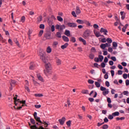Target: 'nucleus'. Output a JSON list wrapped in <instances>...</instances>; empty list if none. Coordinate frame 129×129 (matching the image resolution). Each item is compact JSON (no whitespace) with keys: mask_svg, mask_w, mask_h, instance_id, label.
Returning a JSON list of instances; mask_svg holds the SVG:
<instances>
[{"mask_svg":"<svg viewBox=\"0 0 129 129\" xmlns=\"http://www.w3.org/2000/svg\"><path fill=\"white\" fill-rule=\"evenodd\" d=\"M45 70H44L45 75L48 76V74H52V64L50 62L45 63Z\"/></svg>","mask_w":129,"mask_h":129,"instance_id":"1","label":"nucleus"},{"mask_svg":"<svg viewBox=\"0 0 129 129\" xmlns=\"http://www.w3.org/2000/svg\"><path fill=\"white\" fill-rule=\"evenodd\" d=\"M39 55L40 58L43 63H47V62H48L47 57L46 55V53L45 52L41 51V52H40Z\"/></svg>","mask_w":129,"mask_h":129,"instance_id":"2","label":"nucleus"},{"mask_svg":"<svg viewBox=\"0 0 129 129\" xmlns=\"http://www.w3.org/2000/svg\"><path fill=\"white\" fill-rule=\"evenodd\" d=\"M90 34H91V31L89 30H87L84 32L83 37L84 39H87V38L90 36Z\"/></svg>","mask_w":129,"mask_h":129,"instance_id":"3","label":"nucleus"},{"mask_svg":"<svg viewBox=\"0 0 129 129\" xmlns=\"http://www.w3.org/2000/svg\"><path fill=\"white\" fill-rule=\"evenodd\" d=\"M33 116H34V117L35 118V119L38 121V122H39L40 123H43V122H42V121H41V118H40V117H38L37 116V113L36 112H35L34 113V114H33Z\"/></svg>","mask_w":129,"mask_h":129,"instance_id":"4","label":"nucleus"},{"mask_svg":"<svg viewBox=\"0 0 129 129\" xmlns=\"http://www.w3.org/2000/svg\"><path fill=\"white\" fill-rule=\"evenodd\" d=\"M66 121V117H62L61 119H58V122H59L61 125H63V124H64V123Z\"/></svg>","mask_w":129,"mask_h":129,"instance_id":"5","label":"nucleus"},{"mask_svg":"<svg viewBox=\"0 0 129 129\" xmlns=\"http://www.w3.org/2000/svg\"><path fill=\"white\" fill-rule=\"evenodd\" d=\"M110 46V45H108V43H106L105 44H101L100 45V47L101 48V49H103V50H105V49L106 48V47H109Z\"/></svg>","mask_w":129,"mask_h":129,"instance_id":"6","label":"nucleus"},{"mask_svg":"<svg viewBox=\"0 0 129 129\" xmlns=\"http://www.w3.org/2000/svg\"><path fill=\"white\" fill-rule=\"evenodd\" d=\"M94 33L95 34V35L96 37H97V38H98L99 37H104V35L100 34V32H97L95 30H94Z\"/></svg>","mask_w":129,"mask_h":129,"instance_id":"7","label":"nucleus"},{"mask_svg":"<svg viewBox=\"0 0 129 129\" xmlns=\"http://www.w3.org/2000/svg\"><path fill=\"white\" fill-rule=\"evenodd\" d=\"M100 33H104V35H107V33L108 31L106 29H104L103 28H101L100 31Z\"/></svg>","mask_w":129,"mask_h":129,"instance_id":"8","label":"nucleus"},{"mask_svg":"<svg viewBox=\"0 0 129 129\" xmlns=\"http://www.w3.org/2000/svg\"><path fill=\"white\" fill-rule=\"evenodd\" d=\"M68 25L70 28H76V27H77V24H76V23H68Z\"/></svg>","mask_w":129,"mask_h":129,"instance_id":"9","label":"nucleus"},{"mask_svg":"<svg viewBox=\"0 0 129 129\" xmlns=\"http://www.w3.org/2000/svg\"><path fill=\"white\" fill-rule=\"evenodd\" d=\"M44 38H46L47 40H50L51 39V34L49 33H46L44 34Z\"/></svg>","mask_w":129,"mask_h":129,"instance_id":"10","label":"nucleus"},{"mask_svg":"<svg viewBox=\"0 0 129 129\" xmlns=\"http://www.w3.org/2000/svg\"><path fill=\"white\" fill-rule=\"evenodd\" d=\"M76 22L77 23H78V24H79L80 25H83V24H85V22H86V21L78 19L76 20Z\"/></svg>","mask_w":129,"mask_h":129,"instance_id":"11","label":"nucleus"},{"mask_svg":"<svg viewBox=\"0 0 129 129\" xmlns=\"http://www.w3.org/2000/svg\"><path fill=\"white\" fill-rule=\"evenodd\" d=\"M76 13L77 15H79L80 14H81V11L80 10V8H79V7L78 6L76 7Z\"/></svg>","mask_w":129,"mask_h":129,"instance_id":"12","label":"nucleus"},{"mask_svg":"<svg viewBox=\"0 0 129 129\" xmlns=\"http://www.w3.org/2000/svg\"><path fill=\"white\" fill-rule=\"evenodd\" d=\"M29 69L30 70H34L35 69V63L34 62H31Z\"/></svg>","mask_w":129,"mask_h":129,"instance_id":"13","label":"nucleus"},{"mask_svg":"<svg viewBox=\"0 0 129 129\" xmlns=\"http://www.w3.org/2000/svg\"><path fill=\"white\" fill-rule=\"evenodd\" d=\"M79 40L80 42H82V43H83V45H86V40L82 38V37H80L79 38Z\"/></svg>","mask_w":129,"mask_h":129,"instance_id":"14","label":"nucleus"},{"mask_svg":"<svg viewBox=\"0 0 129 129\" xmlns=\"http://www.w3.org/2000/svg\"><path fill=\"white\" fill-rule=\"evenodd\" d=\"M62 38L64 42H69V38H68V37H67L65 35H63L62 36Z\"/></svg>","mask_w":129,"mask_h":129,"instance_id":"15","label":"nucleus"},{"mask_svg":"<svg viewBox=\"0 0 129 129\" xmlns=\"http://www.w3.org/2000/svg\"><path fill=\"white\" fill-rule=\"evenodd\" d=\"M81 93H82V94H89L88 90H85V89L82 90L81 91Z\"/></svg>","mask_w":129,"mask_h":129,"instance_id":"16","label":"nucleus"},{"mask_svg":"<svg viewBox=\"0 0 129 129\" xmlns=\"http://www.w3.org/2000/svg\"><path fill=\"white\" fill-rule=\"evenodd\" d=\"M56 64H57V65H58V66L61 65V60L60 59H59L58 57L56 58Z\"/></svg>","mask_w":129,"mask_h":129,"instance_id":"17","label":"nucleus"},{"mask_svg":"<svg viewBox=\"0 0 129 129\" xmlns=\"http://www.w3.org/2000/svg\"><path fill=\"white\" fill-rule=\"evenodd\" d=\"M69 45V44H68V43H66L64 45H61V49H62V50H64V49H66V48H67V47H68Z\"/></svg>","mask_w":129,"mask_h":129,"instance_id":"18","label":"nucleus"},{"mask_svg":"<svg viewBox=\"0 0 129 129\" xmlns=\"http://www.w3.org/2000/svg\"><path fill=\"white\" fill-rule=\"evenodd\" d=\"M37 20L38 23H40L43 20V17H42V16L40 15L37 18Z\"/></svg>","mask_w":129,"mask_h":129,"instance_id":"19","label":"nucleus"},{"mask_svg":"<svg viewBox=\"0 0 129 129\" xmlns=\"http://www.w3.org/2000/svg\"><path fill=\"white\" fill-rule=\"evenodd\" d=\"M37 76L38 79H39L40 81H41L42 82H44V80L43 79V78L42 77V76H41V75L37 74Z\"/></svg>","mask_w":129,"mask_h":129,"instance_id":"20","label":"nucleus"},{"mask_svg":"<svg viewBox=\"0 0 129 129\" xmlns=\"http://www.w3.org/2000/svg\"><path fill=\"white\" fill-rule=\"evenodd\" d=\"M57 79H58V76H57V75H56V74L53 75L52 80L53 81H56L57 80Z\"/></svg>","mask_w":129,"mask_h":129,"instance_id":"21","label":"nucleus"},{"mask_svg":"<svg viewBox=\"0 0 129 129\" xmlns=\"http://www.w3.org/2000/svg\"><path fill=\"white\" fill-rule=\"evenodd\" d=\"M64 34L68 37H69V36L71 35L70 31L66 30L64 32Z\"/></svg>","mask_w":129,"mask_h":129,"instance_id":"22","label":"nucleus"},{"mask_svg":"<svg viewBox=\"0 0 129 129\" xmlns=\"http://www.w3.org/2000/svg\"><path fill=\"white\" fill-rule=\"evenodd\" d=\"M98 58L99 59V60H100V62H102V61L103 60L104 57L103 55H99Z\"/></svg>","mask_w":129,"mask_h":129,"instance_id":"23","label":"nucleus"},{"mask_svg":"<svg viewBox=\"0 0 129 129\" xmlns=\"http://www.w3.org/2000/svg\"><path fill=\"white\" fill-rule=\"evenodd\" d=\"M66 28V26L65 25H60L59 26V31H63Z\"/></svg>","mask_w":129,"mask_h":129,"instance_id":"24","label":"nucleus"},{"mask_svg":"<svg viewBox=\"0 0 129 129\" xmlns=\"http://www.w3.org/2000/svg\"><path fill=\"white\" fill-rule=\"evenodd\" d=\"M46 52L48 53H51L52 52V48L50 46H48L46 49Z\"/></svg>","mask_w":129,"mask_h":129,"instance_id":"25","label":"nucleus"},{"mask_svg":"<svg viewBox=\"0 0 129 129\" xmlns=\"http://www.w3.org/2000/svg\"><path fill=\"white\" fill-rule=\"evenodd\" d=\"M112 115L113 116H118V115H119V112L116 111L114 113H112Z\"/></svg>","mask_w":129,"mask_h":129,"instance_id":"26","label":"nucleus"},{"mask_svg":"<svg viewBox=\"0 0 129 129\" xmlns=\"http://www.w3.org/2000/svg\"><path fill=\"white\" fill-rule=\"evenodd\" d=\"M109 93V91H108V89L106 90V91H104L103 92V95H104V96L106 95V94H108Z\"/></svg>","mask_w":129,"mask_h":129,"instance_id":"27","label":"nucleus"},{"mask_svg":"<svg viewBox=\"0 0 129 129\" xmlns=\"http://www.w3.org/2000/svg\"><path fill=\"white\" fill-rule=\"evenodd\" d=\"M70 41L72 42L73 43H75V42H76V38H75L74 37H72L70 39Z\"/></svg>","mask_w":129,"mask_h":129,"instance_id":"28","label":"nucleus"},{"mask_svg":"<svg viewBox=\"0 0 129 129\" xmlns=\"http://www.w3.org/2000/svg\"><path fill=\"white\" fill-rule=\"evenodd\" d=\"M16 97H14V103L15 104V105H18V103H17V97H18V95H16Z\"/></svg>","mask_w":129,"mask_h":129,"instance_id":"29","label":"nucleus"},{"mask_svg":"<svg viewBox=\"0 0 129 129\" xmlns=\"http://www.w3.org/2000/svg\"><path fill=\"white\" fill-rule=\"evenodd\" d=\"M125 119V118L124 117H117L116 118V120H123Z\"/></svg>","mask_w":129,"mask_h":129,"instance_id":"30","label":"nucleus"},{"mask_svg":"<svg viewBox=\"0 0 129 129\" xmlns=\"http://www.w3.org/2000/svg\"><path fill=\"white\" fill-rule=\"evenodd\" d=\"M34 96L36 97H43V94H35Z\"/></svg>","mask_w":129,"mask_h":129,"instance_id":"31","label":"nucleus"},{"mask_svg":"<svg viewBox=\"0 0 129 129\" xmlns=\"http://www.w3.org/2000/svg\"><path fill=\"white\" fill-rule=\"evenodd\" d=\"M57 20L59 21V22H63V18L60 16H57Z\"/></svg>","mask_w":129,"mask_h":129,"instance_id":"32","label":"nucleus"},{"mask_svg":"<svg viewBox=\"0 0 129 129\" xmlns=\"http://www.w3.org/2000/svg\"><path fill=\"white\" fill-rule=\"evenodd\" d=\"M106 41L109 43V44H111V43H112V40L110 38H107Z\"/></svg>","mask_w":129,"mask_h":129,"instance_id":"33","label":"nucleus"},{"mask_svg":"<svg viewBox=\"0 0 129 129\" xmlns=\"http://www.w3.org/2000/svg\"><path fill=\"white\" fill-rule=\"evenodd\" d=\"M89 57L90 59H91V60H92L94 58V54L91 53L89 54Z\"/></svg>","mask_w":129,"mask_h":129,"instance_id":"34","label":"nucleus"},{"mask_svg":"<svg viewBox=\"0 0 129 129\" xmlns=\"http://www.w3.org/2000/svg\"><path fill=\"white\" fill-rule=\"evenodd\" d=\"M16 83V81L11 80L10 82V85H15Z\"/></svg>","mask_w":129,"mask_h":129,"instance_id":"35","label":"nucleus"},{"mask_svg":"<svg viewBox=\"0 0 129 129\" xmlns=\"http://www.w3.org/2000/svg\"><path fill=\"white\" fill-rule=\"evenodd\" d=\"M56 37H57V38H61V33L57 32L56 34Z\"/></svg>","mask_w":129,"mask_h":129,"instance_id":"36","label":"nucleus"},{"mask_svg":"<svg viewBox=\"0 0 129 129\" xmlns=\"http://www.w3.org/2000/svg\"><path fill=\"white\" fill-rule=\"evenodd\" d=\"M66 123H67V125H68V126H69V127L71 126V120H70L66 122Z\"/></svg>","mask_w":129,"mask_h":129,"instance_id":"37","label":"nucleus"},{"mask_svg":"<svg viewBox=\"0 0 129 129\" xmlns=\"http://www.w3.org/2000/svg\"><path fill=\"white\" fill-rule=\"evenodd\" d=\"M43 33H44V31L40 30L38 34L39 37H42V35H43Z\"/></svg>","mask_w":129,"mask_h":129,"instance_id":"38","label":"nucleus"},{"mask_svg":"<svg viewBox=\"0 0 129 129\" xmlns=\"http://www.w3.org/2000/svg\"><path fill=\"white\" fill-rule=\"evenodd\" d=\"M95 85H96V87L99 88L100 87V84L98 83V82H95Z\"/></svg>","mask_w":129,"mask_h":129,"instance_id":"39","label":"nucleus"},{"mask_svg":"<svg viewBox=\"0 0 129 129\" xmlns=\"http://www.w3.org/2000/svg\"><path fill=\"white\" fill-rule=\"evenodd\" d=\"M88 82L89 83V84H93V83H94V81L89 79L88 80Z\"/></svg>","mask_w":129,"mask_h":129,"instance_id":"40","label":"nucleus"},{"mask_svg":"<svg viewBox=\"0 0 129 129\" xmlns=\"http://www.w3.org/2000/svg\"><path fill=\"white\" fill-rule=\"evenodd\" d=\"M39 28L44 30L45 29V25L44 24H40L39 26Z\"/></svg>","mask_w":129,"mask_h":129,"instance_id":"41","label":"nucleus"},{"mask_svg":"<svg viewBox=\"0 0 129 129\" xmlns=\"http://www.w3.org/2000/svg\"><path fill=\"white\" fill-rule=\"evenodd\" d=\"M30 121L31 123H32V124H35V123H36V122L35 121V120L33 118H31Z\"/></svg>","mask_w":129,"mask_h":129,"instance_id":"42","label":"nucleus"},{"mask_svg":"<svg viewBox=\"0 0 129 129\" xmlns=\"http://www.w3.org/2000/svg\"><path fill=\"white\" fill-rule=\"evenodd\" d=\"M113 115H112H112H109L108 116V118L109 119H113Z\"/></svg>","mask_w":129,"mask_h":129,"instance_id":"43","label":"nucleus"},{"mask_svg":"<svg viewBox=\"0 0 129 129\" xmlns=\"http://www.w3.org/2000/svg\"><path fill=\"white\" fill-rule=\"evenodd\" d=\"M112 45H113V47H114L115 48H116V47H117V43H116V42H113Z\"/></svg>","mask_w":129,"mask_h":129,"instance_id":"44","label":"nucleus"},{"mask_svg":"<svg viewBox=\"0 0 129 129\" xmlns=\"http://www.w3.org/2000/svg\"><path fill=\"white\" fill-rule=\"evenodd\" d=\"M91 51L93 53H95V52H96V49H95V47H93L91 48Z\"/></svg>","mask_w":129,"mask_h":129,"instance_id":"45","label":"nucleus"},{"mask_svg":"<svg viewBox=\"0 0 129 129\" xmlns=\"http://www.w3.org/2000/svg\"><path fill=\"white\" fill-rule=\"evenodd\" d=\"M72 15L75 18H76L77 17V15H76V13H75V11H72Z\"/></svg>","mask_w":129,"mask_h":129,"instance_id":"46","label":"nucleus"},{"mask_svg":"<svg viewBox=\"0 0 129 129\" xmlns=\"http://www.w3.org/2000/svg\"><path fill=\"white\" fill-rule=\"evenodd\" d=\"M100 90H101V91H105V90H106V88L101 86Z\"/></svg>","mask_w":129,"mask_h":129,"instance_id":"47","label":"nucleus"},{"mask_svg":"<svg viewBox=\"0 0 129 129\" xmlns=\"http://www.w3.org/2000/svg\"><path fill=\"white\" fill-rule=\"evenodd\" d=\"M102 128L103 129H107V128H108V125H107V124L103 125V127H102Z\"/></svg>","mask_w":129,"mask_h":129,"instance_id":"48","label":"nucleus"},{"mask_svg":"<svg viewBox=\"0 0 129 129\" xmlns=\"http://www.w3.org/2000/svg\"><path fill=\"white\" fill-rule=\"evenodd\" d=\"M11 19L13 20V23H16V20H14V13H11Z\"/></svg>","mask_w":129,"mask_h":129,"instance_id":"49","label":"nucleus"},{"mask_svg":"<svg viewBox=\"0 0 129 129\" xmlns=\"http://www.w3.org/2000/svg\"><path fill=\"white\" fill-rule=\"evenodd\" d=\"M25 20H26V18L25 17V16H22L21 18V22L22 23H24L25 22Z\"/></svg>","mask_w":129,"mask_h":129,"instance_id":"50","label":"nucleus"},{"mask_svg":"<svg viewBox=\"0 0 129 129\" xmlns=\"http://www.w3.org/2000/svg\"><path fill=\"white\" fill-rule=\"evenodd\" d=\"M93 27L94 28V29H98V28H99V26H98V25L95 24H94Z\"/></svg>","mask_w":129,"mask_h":129,"instance_id":"51","label":"nucleus"},{"mask_svg":"<svg viewBox=\"0 0 129 129\" xmlns=\"http://www.w3.org/2000/svg\"><path fill=\"white\" fill-rule=\"evenodd\" d=\"M111 60L114 61V62H115V61H116V58L115 57V56H111Z\"/></svg>","mask_w":129,"mask_h":129,"instance_id":"52","label":"nucleus"},{"mask_svg":"<svg viewBox=\"0 0 129 129\" xmlns=\"http://www.w3.org/2000/svg\"><path fill=\"white\" fill-rule=\"evenodd\" d=\"M101 42L102 43H106V38H104L101 39Z\"/></svg>","mask_w":129,"mask_h":129,"instance_id":"53","label":"nucleus"},{"mask_svg":"<svg viewBox=\"0 0 129 129\" xmlns=\"http://www.w3.org/2000/svg\"><path fill=\"white\" fill-rule=\"evenodd\" d=\"M55 29L56 30H60V25H59L58 24H56L55 25Z\"/></svg>","mask_w":129,"mask_h":129,"instance_id":"54","label":"nucleus"},{"mask_svg":"<svg viewBox=\"0 0 129 129\" xmlns=\"http://www.w3.org/2000/svg\"><path fill=\"white\" fill-rule=\"evenodd\" d=\"M107 101L108 103H111V99H110V98L108 97L107 98Z\"/></svg>","mask_w":129,"mask_h":129,"instance_id":"55","label":"nucleus"},{"mask_svg":"<svg viewBox=\"0 0 129 129\" xmlns=\"http://www.w3.org/2000/svg\"><path fill=\"white\" fill-rule=\"evenodd\" d=\"M108 52H110V53H111L113 51V49H112V48H111V47H109L108 48Z\"/></svg>","mask_w":129,"mask_h":129,"instance_id":"56","label":"nucleus"},{"mask_svg":"<svg viewBox=\"0 0 129 129\" xmlns=\"http://www.w3.org/2000/svg\"><path fill=\"white\" fill-rule=\"evenodd\" d=\"M123 78H124V79H126V78H127V74H123Z\"/></svg>","mask_w":129,"mask_h":129,"instance_id":"57","label":"nucleus"},{"mask_svg":"<svg viewBox=\"0 0 129 129\" xmlns=\"http://www.w3.org/2000/svg\"><path fill=\"white\" fill-rule=\"evenodd\" d=\"M104 78H105V79H108V74L107 73L104 76Z\"/></svg>","mask_w":129,"mask_h":129,"instance_id":"58","label":"nucleus"},{"mask_svg":"<svg viewBox=\"0 0 129 129\" xmlns=\"http://www.w3.org/2000/svg\"><path fill=\"white\" fill-rule=\"evenodd\" d=\"M51 29V31L54 32V31H55V26L52 25Z\"/></svg>","mask_w":129,"mask_h":129,"instance_id":"59","label":"nucleus"},{"mask_svg":"<svg viewBox=\"0 0 129 129\" xmlns=\"http://www.w3.org/2000/svg\"><path fill=\"white\" fill-rule=\"evenodd\" d=\"M105 85L106 86H107V87H109V82L108 81H106L105 82Z\"/></svg>","mask_w":129,"mask_h":129,"instance_id":"60","label":"nucleus"},{"mask_svg":"<svg viewBox=\"0 0 129 129\" xmlns=\"http://www.w3.org/2000/svg\"><path fill=\"white\" fill-rule=\"evenodd\" d=\"M101 66L102 68H104V67H105V63L104 62H102L101 63Z\"/></svg>","mask_w":129,"mask_h":129,"instance_id":"61","label":"nucleus"},{"mask_svg":"<svg viewBox=\"0 0 129 129\" xmlns=\"http://www.w3.org/2000/svg\"><path fill=\"white\" fill-rule=\"evenodd\" d=\"M25 89H26L27 91L30 92V88H29L28 86H25Z\"/></svg>","mask_w":129,"mask_h":129,"instance_id":"62","label":"nucleus"},{"mask_svg":"<svg viewBox=\"0 0 129 129\" xmlns=\"http://www.w3.org/2000/svg\"><path fill=\"white\" fill-rule=\"evenodd\" d=\"M109 65H110V66H112V65H113V61L110 60L109 61Z\"/></svg>","mask_w":129,"mask_h":129,"instance_id":"63","label":"nucleus"},{"mask_svg":"<svg viewBox=\"0 0 129 129\" xmlns=\"http://www.w3.org/2000/svg\"><path fill=\"white\" fill-rule=\"evenodd\" d=\"M125 84H126V86L129 85V80H126L125 81Z\"/></svg>","mask_w":129,"mask_h":129,"instance_id":"64","label":"nucleus"}]
</instances>
